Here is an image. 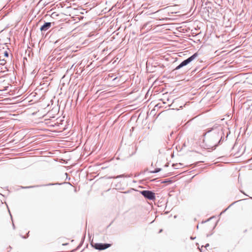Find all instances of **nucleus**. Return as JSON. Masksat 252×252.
I'll return each mask as SVG.
<instances>
[{
  "label": "nucleus",
  "mask_w": 252,
  "mask_h": 252,
  "mask_svg": "<svg viewBox=\"0 0 252 252\" xmlns=\"http://www.w3.org/2000/svg\"><path fill=\"white\" fill-rule=\"evenodd\" d=\"M92 246L96 250H104L110 247L111 245L109 244H103V243H94L92 244Z\"/></svg>",
  "instance_id": "obj_4"
},
{
  "label": "nucleus",
  "mask_w": 252,
  "mask_h": 252,
  "mask_svg": "<svg viewBox=\"0 0 252 252\" xmlns=\"http://www.w3.org/2000/svg\"><path fill=\"white\" fill-rule=\"evenodd\" d=\"M52 26V23L46 22L40 28L41 31H46L51 28Z\"/></svg>",
  "instance_id": "obj_5"
},
{
  "label": "nucleus",
  "mask_w": 252,
  "mask_h": 252,
  "mask_svg": "<svg viewBox=\"0 0 252 252\" xmlns=\"http://www.w3.org/2000/svg\"><path fill=\"white\" fill-rule=\"evenodd\" d=\"M191 239H193L194 238H193V237H191Z\"/></svg>",
  "instance_id": "obj_12"
},
{
  "label": "nucleus",
  "mask_w": 252,
  "mask_h": 252,
  "mask_svg": "<svg viewBox=\"0 0 252 252\" xmlns=\"http://www.w3.org/2000/svg\"><path fill=\"white\" fill-rule=\"evenodd\" d=\"M209 246V244H206V245H205V247L206 248H207V247H208Z\"/></svg>",
  "instance_id": "obj_9"
},
{
  "label": "nucleus",
  "mask_w": 252,
  "mask_h": 252,
  "mask_svg": "<svg viewBox=\"0 0 252 252\" xmlns=\"http://www.w3.org/2000/svg\"><path fill=\"white\" fill-rule=\"evenodd\" d=\"M198 56V54L197 53H194L193 55L188 58L187 59L183 61L179 65H178L175 69L178 70L182 68V67L187 65L191 61H192L196 57Z\"/></svg>",
  "instance_id": "obj_2"
},
{
  "label": "nucleus",
  "mask_w": 252,
  "mask_h": 252,
  "mask_svg": "<svg viewBox=\"0 0 252 252\" xmlns=\"http://www.w3.org/2000/svg\"><path fill=\"white\" fill-rule=\"evenodd\" d=\"M141 194L146 198L149 200H154L155 199V194L150 190H142L140 191Z\"/></svg>",
  "instance_id": "obj_3"
},
{
  "label": "nucleus",
  "mask_w": 252,
  "mask_h": 252,
  "mask_svg": "<svg viewBox=\"0 0 252 252\" xmlns=\"http://www.w3.org/2000/svg\"><path fill=\"white\" fill-rule=\"evenodd\" d=\"M161 171V168H157L155 169L154 171H150V173H156Z\"/></svg>",
  "instance_id": "obj_7"
},
{
  "label": "nucleus",
  "mask_w": 252,
  "mask_h": 252,
  "mask_svg": "<svg viewBox=\"0 0 252 252\" xmlns=\"http://www.w3.org/2000/svg\"><path fill=\"white\" fill-rule=\"evenodd\" d=\"M125 177V176L124 175V174H122V175H118L116 177H108V179H116V178H122V177Z\"/></svg>",
  "instance_id": "obj_6"
},
{
  "label": "nucleus",
  "mask_w": 252,
  "mask_h": 252,
  "mask_svg": "<svg viewBox=\"0 0 252 252\" xmlns=\"http://www.w3.org/2000/svg\"><path fill=\"white\" fill-rule=\"evenodd\" d=\"M35 187V186H29V187H22L23 189H29V188H32Z\"/></svg>",
  "instance_id": "obj_8"
},
{
  "label": "nucleus",
  "mask_w": 252,
  "mask_h": 252,
  "mask_svg": "<svg viewBox=\"0 0 252 252\" xmlns=\"http://www.w3.org/2000/svg\"><path fill=\"white\" fill-rule=\"evenodd\" d=\"M223 132L220 126H214L211 128L207 129L203 134L205 140L210 146L216 148L220 143L222 138Z\"/></svg>",
  "instance_id": "obj_1"
},
{
  "label": "nucleus",
  "mask_w": 252,
  "mask_h": 252,
  "mask_svg": "<svg viewBox=\"0 0 252 252\" xmlns=\"http://www.w3.org/2000/svg\"><path fill=\"white\" fill-rule=\"evenodd\" d=\"M162 229H160V230H159V233H160L161 232H162Z\"/></svg>",
  "instance_id": "obj_10"
},
{
  "label": "nucleus",
  "mask_w": 252,
  "mask_h": 252,
  "mask_svg": "<svg viewBox=\"0 0 252 252\" xmlns=\"http://www.w3.org/2000/svg\"><path fill=\"white\" fill-rule=\"evenodd\" d=\"M5 55L8 56V54L7 53H6Z\"/></svg>",
  "instance_id": "obj_11"
}]
</instances>
